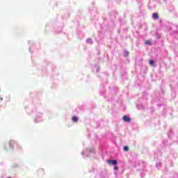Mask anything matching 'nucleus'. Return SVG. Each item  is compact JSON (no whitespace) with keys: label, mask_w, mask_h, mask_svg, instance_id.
<instances>
[{"label":"nucleus","mask_w":178,"mask_h":178,"mask_svg":"<svg viewBox=\"0 0 178 178\" xmlns=\"http://www.w3.org/2000/svg\"><path fill=\"white\" fill-rule=\"evenodd\" d=\"M72 120L74 123H77V122H79V118L76 116H73L72 118Z\"/></svg>","instance_id":"obj_3"},{"label":"nucleus","mask_w":178,"mask_h":178,"mask_svg":"<svg viewBox=\"0 0 178 178\" xmlns=\"http://www.w3.org/2000/svg\"><path fill=\"white\" fill-rule=\"evenodd\" d=\"M145 44H146V45H149V44H151V41H149V40H146V41L145 42Z\"/></svg>","instance_id":"obj_8"},{"label":"nucleus","mask_w":178,"mask_h":178,"mask_svg":"<svg viewBox=\"0 0 178 178\" xmlns=\"http://www.w3.org/2000/svg\"><path fill=\"white\" fill-rule=\"evenodd\" d=\"M114 170H118V167L117 166L114 167Z\"/></svg>","instance_id":"obj_10"},{"label":"nucleus","mask_w":178,"mask_h":178,"mask_svg":"<svg viewBox=\"0 0 178 178\" xmlns=\"http://www.w3.org/2000/svg\"><path fill=\"white\" fill-rule=\"evenodd\" d=\"M108 162L109 165H111V163H112V165H118V161H116V160H110Z\"/></svg>","instance_id":"obj_1"},{"label":"nucleus","mask_w":178,"mask_h":178,"mask_svg":"<svg viewBox=\"0 0 178 178\" xmlns=\"http://www.w3.org/2000/svg\"><path fill=\"white\" fill-rule=\"evenodd\" d=\"M159 18V16L158 15V14L157 13H154L153 14V19H158Z\"/></svg>","instance_id":"obj_5"},{"label":"nucleus","mask_w":178,"mask_h":178,"mask_svg":"<svg viewBox=\"0 0 178 178\" xmlns=\"http://www.w3.org/2000/svg\"><path fill=\"white\" fill-rule=\"evenodd\" d=\"M9 145L10 147H13L14 145H16V142H15V140H10Z\"/></svg>","instance_id":"obj_4"},{"label":"nucleus","mask_w":178,"mask_h":178,"mask_svg":"<svg viewBox=\"0 0 178 178\" xmlns=\"http://www.w3.org/2000/svg\"><path fill=\"white\" fill-rule=\"evenodd\" d=\"M124 56H129V51H124Z\"/></svg>","instance_id":"obj_9"},{"label":"nucleus","mask_w":178,"mask_h":178,"mask_svg":"<svg viewBox=\"0 0 178 178\" xmlns=\"http://www.w3.org/2000/svg\"><path fill=\"white\" fill-rule=\"evenodd\" d=\"M122 119L124 122H130L131 120L127 115H124Z\"/></svg>","instance_id":"obj_2"},{"label":"nucleus","mask_w":178,"mask_h":178,"mask_svg":"<svg viewBox=\"0 0 178 178\" xmlns=\"http://www.w3.org/2000/svg\"><path fill=\"white\" fill-rule=\"evenodd\" d=\"M124 151H125V152H127V151H129V147L128 146H124Z\"/></svg>","instance_id":"obj_7"},{"label":"nucleus","mask_w":178,"mask_h":178,"mask_svg":"<svg viewBox=\"0 0 178 178\" xmlns=\"http://www.w3.org/2000/svg\"><path fill=\"white\" fill-rule=\"evenodd\" d=\"M154 63H155V62L154 61V60H149V65H150L151 66H153Z\"/></svg>","instance_id":"obj_6"}]
</instances>
